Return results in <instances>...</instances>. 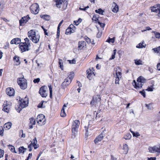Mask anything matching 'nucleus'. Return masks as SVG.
Masks as SVG:
<instances>
[{"label":"nucleus","mask_w":160,"mask_h":160,"mask_svg":"<svg viewBox=\"0 0 160 160\" xmlns=\"http://www.w3.org/2000/svg\"><path fill=\"white\" fill-rule=\"evenodd\" d=\"M19 104L15 106V108L18 112L20 111L23 108L27 107L28 105V98L25 97L24 99H22L19 97Z\"/></svg>","instance_id":"1"},{"label":"nucleus","mask_w":160,"mask_h":160,"mask_svg":"<svg viewBox=\"0 0 160 160\" xmlns=\"http://www.w3.org/2000/svg\"><path fill=\"white\" fill-rule=\"evenodd\" d=\"M28 37L32 42L37 43L39 41L40 36L39 34H36L35 31L31 30L28 32Z\"/></svg>","instance_id":"2"},{"label":"nucleus","mask_w":160,"mask_h":160,"mask_svg":"<svg viewBox=\"0 0 160 160\" xmlns=\"http://www.w3.org/2000/svg\"><path fill=\"white\" fill-rule=\"evenodd\" d=\"M145 81L146 80L142 76H140L138 78L137 82H136L135 80L133 81L134 84H133V85L136 89L141 88L142 86V83H144Z\"/></svg>","instance_id":"3"},{"label":"nucleus","mask_w":160,"mask_h":160,"mask_svg":"<svg viewBox=\"0 0 160 160\" xmlns=\"http://www.w3.org/2000/svg\"><path fill=\"white\" fill-rule=\"evenodd\" d=\"M80 124V122L79 120H76L72 122V129L73 134L75 135L78 131V128Z\"/></svg>","instance_id":"4"},{"label":"nucleus","mask_w":160,"mask_h":160,"mask_svg":"<svg viewBox=\"0 0 160 160\" xmlns=\"http://www.w3.org/2000/svg\"><path fill=\"white\" fill-rule=\"evenodd\" d=\"M17 82L21 89H25L27 88V81L24 78H20L18 79Z\"/></svg>","instance_id":"5"},{"label":"nucleus","mask_w":160,"mask_h":160,"mask_svg":"<svg viewBox=\"0 0 160 160\" xmlns=\"http://www.w3.org/2000/svg\"><path fill=\"white\" fill-rule=\"evenodd\" d=\"M38 123L41 126L43 125L46 123V119L44 115L42 114L38 115L37 118Z\"/></svg>","instance_id":"6"},{"label":"nucleus","mask_w":160,"mask_h":160,"mask_svg":"<svg viewBox=\"0 0 160 160\" xmlns=\"http://www.w3.org/2000/svg\"><path fill=\"white\" fill-rule=\"evenodd\" d=\"M101 100L100 97L99 95H96L93 96L92 100L90 102V104L95 107L99 103Z\"/></svg>","instance_id":"7"},{"label":"nucleus","mask_w":160,"mask_h":160,"mask_svg":"<svg viewBox=\"0 0 160 160\" xmlns=\"http://www.w3.org/2000/svg\"><path fill=\"white\" fill-rule=\"evenodd\" d=\"M39 5L36 3L32 4L30 7L31 12L35 14H38L39 11Z\"/></svg>","instance_id":"8"},{"label":"nucleus","mask_w":160,"mask_h":160,"mask_svg":"<svg viewBox=\"0 0 160 160\" xmlns=\"http://www.w3.org/2000/svg\"><path fill=\"white\" fill-rule=\"evenodd\" d=\"M151 8L152 12L158 13V16L160 17V4H156Z\"/></svg>","instance_id":"9"},{"label":"nucleus","mask_w":160,"mask_h":160,"mask_svg":"<svg viewBox=\"0 0 160 160\" xmlns=\"http://www.w3.org/2000/svg\"><path fill=\"white\" fill-rule=\"evenodd\" d=\"M148 150L151 153H154L157 152L160 153V145L155 146L152 147H149Z\"/></svg>","instance_id":"10"},{"label":"nucleus","mask_w":160,"mask_h":160,"mask_svg":"<svg viewBox=\"0 0 160 160\" xmlns=\"http://www.w3.org/2000/svg\"><path fill=\"white\" fill-rule=\"evenodd\" d=\"M19 46L22 52L28 51L29 50L28 46L27 45L26 43H21L20 44Z\"/></svg>","instance_id":"11"},{"label":"nucleus","mask_w":160,"mask_h":160,"mask_svg":"<svg viewBox=\"0 0 160 160\" xmlns=\"http://www.w3.org/2000/svg\"><path fill=\"white\" fill-rule=\"evenodd\" d=\"M47 89V88L45 86H43L40 88L39 93L42 97L46 98L47 96V94L46 91Z\"/></svg>","instance_id":"12"},{"label":"nucleus","mask_w":160,"mask_h":160,"mask_svg":"<svg viewBox=\"0 0 160 160\" xmlns=\"http://www.w3.org/2000/svg\"><path fill=\"white\" fill-rule=\"evenodd\" d=\"M71 82V80L69 78H65L64 82L61 84V88L63 89H64L67 87Z\"/></svg>","instance_id":"13"},{"label":"nucleus","mask_w":160,"mask_h":160,"mask_svg":"<svg viewBox=\"0 0 160 160\" xmlns=\"http://www.w3.org/2000/svg\"><path fill=\"white\" fill-rule=\"evenodd\" d=\"M30 18L28 15L22 18L19 21L20 25V26L23 25L28 21Z\"/></svg>","instance_id":"14"},{"label":"nucleus","mask_w":160,"mask_h":160,"mask_svg":"<svg viewBox=\"0 0 160 160\" xmlns=\"http://www.w3.org/2000/svg\"><path fill=\"white\" fill-rule=\"evenodd\" d=\"M6 92L7 94L10 96H13L15 93L14 89L12 88H7L6 89Z\"/></svg>","instance_id":"15"},{"label":"nucleus","mask_w":160,"mask_h":160,"mask_svg":"<svg viewBox=\"0 0 160 160\" xmlns=\"http://www.w3.org/2000/svg\"><path fill=\"white\" fill-rule=\"evenodd\" d=\"M104 135L103 133H101L94 140V142L95 144L101 141L103 138Z\"/></svg>","instance_id":"16"},{"label":"nucleus","mask_w":160,"mask_h":160,"mask_svg":"<svg viewBox=\"0 0 160 160\" xmlns=\"http://www.w3.org/2000/svg\"><path fill=\"white\" fill-rule=\"evenodd\" d=\"M9 107V104H8L7 101L6 102H4L2 110L4 111L5 112L8 113Z\"/></svg>","instance_id":"17"},{"label":"nucleus","mask_w":160,"mask_h":160,"mask_svg":"<svg viewBox=\"0 0 160 160\" xmlns=\"http://www.w3.org/2000/svg\"><path fill=\"white\" fill-rule=\"evenodd\" d=\"M87 78L90 80L92 79L94 76L95 75L94 73L90 69L87 71Z\"/></svg>","instance_id":"18"},{"label":"nucleus","mask_w":160,"mask_h":160,"mask_svg":"<svg viewBox=\"0 0 160 160\" xmlns=\"http://www.w3.org/2000/svg\"><path fill=\"white\" fill-rule=\"evenodd\" d=\"M86 42L84 41H81L78 42V48L79 50H81L86 46Z\"/></svg>","instance_id":"19"},{"label":"nucleus","mask_w":160,"mask_h":160,"mask_svg":"<svg viewBox=\"0 0 160 160\" xmlns=\"http://www.w3.org/2000/svg\"><path fill=\"white\" fill-rule=\"evenodd\" d=\"M113 7H114V8L112 10V12L114 13L117 12L118 11V5L115 2H113Z\"/></svg>","instance_id":"20"},{"label":"nucleus","mask_w":160,"mask_h":160,"mask_svg":"<svg viewBox=\"0 0 160 160\" xmlns=\"http://www.w3.org/2000/svg\"><path fill=\"white\" fill-rule=\"evenodd\" d=\"M19 58V57L17 56H15L13 58V60L15 63V64L17 66L19 65L20 63Z\"/></svg>","instance_id":"21"},{"label":"nucleus","mask_w":160,"mask_h":160,"mask_svg":"<svg viewBox=\"0 0 160 160\" xmlns=\"http://www.w3.org/2000/svg\"><path fill=\"white\" fill-rule=\"evenodd\" d=\"M122 149L124 150L123 152V154H126L128 150V145L126 144H123Z\"/></svg>","instance_id":"22"},{"label":"nucleus","mask_w":160,"mask_h":160,"mask_svg":"<svg viewBox=\"0 0 160 160\" xmlns=\"http://www.w3.org/2000/svg\"><path fill=\"white\" fill-rule=\"evenodd\" d=\"M55 1L56 3V5L57 7L59 8H60L61 7V5L62 4V2L63 1V0H55Z\"/></svg>","instance_id":"23"},{"label":"nucleus","mask_w":160,"mask_h":160,"mask_svg":"<svg viewBox=\"0 0 160 160\" xmlns=\"http://www.w3.org/2000/svg\"><path fill=\"white\" fill-rule=\"evenodd\" d=\"M12 124L10 122L6 123L4 125V128L5 130H8L10 129L11 127Z\"/></svg>","instance_id":"24"},{"label":"nucleus","mask_w":160,"mask_h":160,"mask_svg":"<svg viewBox=\"0 0 160 160\" xmlns=\"http://www.w3.org/2000/svg\"><path fill=\"white\" fill-rule=\"evenodd\" d=\"M40 17L46 20H49L50 18L49 16L46 14L41 15Z\"/></svg>","instance_id":"25"},{"label":"nucleus","mask_w":160,"mask_h":160,"mask_svg":"<svg viewBox=\"0 0 160 160\" xmlns=\"http://www.w3.org/2000/svg\"><path fill=\"white\" fill-rule=\"evenodd\" d=\"M152 50H153L155 52H156L158 53L159 55H160V46L155 48H152Z\"/></svg>","instance_id":"26"},{"label":"nucleus","mask_w":160,"mask_h":160,"mask_svg":"<svg viewBox=\"0 0 160 160\" xmlns=\"http://www.w3.org/2000/svg\"><path fill=\"white\" fill-rule=\"evenodd\" d=\"M27 150L26 148H24L23 147H21L18 148V150L19 153H24L25 150Z\"/></svg>","instance_id":"27"},{"label":"nucleus","mask_w":160,"mask_h":160,"mask_svg":"<svg viewBox=\"0 0 160 160\" xmlns=\"http://www.w3.org/2000/svg\"><path fill=\"white\" fill-rule=\"evenodd\" d=\"M8 147L12 152L15 153H17L15 150V148L12 145H9L8 146Z\"/></svg>","instance_id":"28"},{"label":"nucleus","mask_w":160,"mask_h":160,"mask_svg":"<svg viewBox=\"0 0 160 160\" xmlns=\"http://www.w3.org/2000/svg\"><path fill=\"white\" fill-rule=\"evenodd\" d=\"M130 131L132 133V134L133 137H138V136H140V134H139V133L138 132H135L133 131H132L131 129H130Z\"/></svg>","instance_id":"29"},{"label":"nucleus","mask_w":160,"mask_h":160,"mask_svg":"<svg viewBox=\"0 0 160 160\" xmlns=\"http://www.w3.org/2000/svg\"><path fill=\"white\" fill-rule=\"evenodd\" d=\"M145 106L149 110H152L153 109V107L152 106V104L151 103L146 104Z\"/></svg>","instance_id":"30"},{"label":"nucleus","mask_w":160,"mask_h":160,"mask_svg":"<svg viewBox=\"0 0 160 160\" xmlns=\"http://www.w3.org/2000/svg\"><path fill=\"white\" fill-rule=\"evenodd\" d=\"M72 33L73 32H72V30L71 29L69 28V27L68 28L66 29V30L65 34L67 35L70 34Z\"/></svg>","instance_id":"31"},{"label":"nucleus","mask_w":160,"mask_h":160,"mask_svg":"<svg viewBox=\"0 0 160 160\" xmlns=\"http://www.w3.org/2000/svg\"><path fill=\"white\" fill-rule=\"evenodd\" d=\"M143 44V43H140L136 47L138 48H145L146 45H144Z\"/></svg>","instance_id":"32"},{"label":"nucleus","mask_w":160,"mask_h":160,"mask_svg":"<svg viewBox=\"0 0 160 160\" xmlns=\"http://www.w3.org/2000/svg\"><path fill=\"white\" fill-rule=\"evenodd\" d=\"M30 122L32 125H34L36 123L35 119L33 118H32L29 119Z\"/></svg>","instance_id":"33"},{"label":"nucleus","mask_w":160,"mask_h":160,"mask_svg":"<svg viewBox=\"0 0 160 160\" xmlns=\"http://www.w3.org/2000/svg\"><path fill=\"white\" fill-rule=\"evenodd\" d=\"M69 28L72 30V32H74L75 31L76 27L72 24H71L69 26Z\"/></svg>","instance_id":"34"},{"label":"nucleus","mask_w":160,"mask_h":160,"mask_svg":"<svg viewBox=\"0 0 160 160\" xmlns=\"http://www.w3.org/2000/svg\"><path fill=\"white\" fill-rule=\"evenodd\" d=\"M142 61L140 60H135V63L137 65H142Z\"/></svg>","instance_id":"35"},{"label":"nucleus","mask_w":160,"mask_h":160,"mask_svg":"<svg viewBox=\"0 0 160 160\" xmlns=\"http://www.w3.org/2000/svg\"><path fill=\"white\" fill-rule=\"evenodd\" d=\"M98 16L97 15H94L93 16V17L92 18V20L95 21H98Z\"/></svg>","instance_id":"36"},{"label":"nucleus","mask_w":160,"mask_h":160,"mask_svg":"<svg viewBox=\"0 0 160 160\" xmlns=\"http://www.w3.org/2000/svg\"><path fill=\"white\" fill-rule=\"evenodd\" d=\"M74 76V73L73 72H71L70 74L67 77L68 78H69L72 81Z\"/></svg>","instance_id":"37"},{"label":"nucleus","mask_w":160,"mask_h":160,"mask_svg":"<svg viewBox=\"0 0 160 160\" xmlns=\"http://www.w3.org/2000/svg\"><path fill=\"white\" fill-rule=\"evenodd\" d=\"M131 137V135L129 133H127L126 135L124 136V138L125 139H129Z\"/></svg>","instance_id":"38"},{"label":"nucleus","mask_w":160,"mask_h":160,"mask_svg":"<svg viewBox=\"0 0 160 160\" xmlns=\"http://www.w3.org/2000/svg\"><path fill=\"white\" fill-rule=\"evenodd\" d=\"M95 12L98 13L100 14H102L103 11L101 8H99L98 10H96L95 11Z\"/></svg>","instance_id":"39"},{"label":"nucleus","mask_w":160,"mask_h":160,"mask_svg":"<svg viewBox=\"0 0 160 160\" xmlns=\"http://www.w3.org/2000/svg\"><path fill=\"white\" fill-rule=\"evenodd\" d=\"M115 41V38H109L108 39H107L106 41V42H107L109 43L112 42V43H113Z\"/></svg>","instance_id":"40"},{"label":"nucleus","mask_w":160,"mask_h":160,"mask_svg":"<svg viewBox=\"0 0 160 160\" xmlns=\"http://www.w3.org/2000/svg\"><path fill=\"white\" fill-rule=\"evenodd\" d=\"M82 21V19L80 18H79L78 19V20H77V21H74V23H75V24L77 26L78 25L79 23L81 22Z\"/></svg>","instance_id":"41"},{"label":"nucleus","mask_w":160,"mask_h":160,"mask_svg":"<svg viewBox=\"0 0 160 160\" xmlns=\"http://www.w3.org/2000/svg\"><path fill=\"white\" fill-rule=\"evenodd\" d=\"M116 49H115L113 51V53L112 55L111 58H109L110 60L114 59L115 58V54L116 53Z\"/></svg>","instance_id":"42"},{"label":"nucleus","mask_w":160,"mask_h":160,"mask_svg":"<svg viewBox=\"0 0 160 160\" xmlns=\"http://www.w3.org/2000/svg\"><path fill=\"white\" fill-rule=\"evenodd\" d=\"M116 77L121 78L122 73L120 72H117V71H116Z\"/></svg>","instance_id":"43"},{"label":"nucleus","mask_w":160,"mask_h":160,"mask_svg":"<svg viewBox=\"0 0 160 160\" xmlns=\"http://www.w3.org/2000/svg\"><path fill=\"white\" fill-rule=\"evenodd\" d=\"M44 101H42L41 103H39L38 105V107L39 108H44L45 107V106H43V103Z\"/></svg>","instance_id":"44"},{"label":"nucleus","mask_w":160,"mask_h":160,"mask_svg":"<svg viewBox=\"0 0 160 160\" xmlns=\"http://www.w3.org/2000/svg\"><path fill=\"white\" fill-rule=\"evenodd\" d=\"M31 144L32 145L37 144V141L36 138H35L32 140Z\"/></svg>","instance_id":"45"},{"label":"nucleus","mask_w":160,"mask_h":160,"mask_svg":"<svg viewBox=\"0 0 160 160\" xmlns=\"http://www.w3.org/2000/svg\"><path fill=\"white\" fill-rule=\"evenodd\" d=\"M154 32L155 34V36L157 38H160V33L155 32Z\"/></svg>","instance_id":"46"},{"label":"nucleus","mask_w":160,"mask_h":160,"mask_svg":"<svg viewBox=\"0 0 160 160\" xmlns=\"http://www.w3.org/2000/svg\"><path fill=\"white\" fill-rule=\"evenodd\" d=\"M139 93L141 94L145 98L146 97L145 92L144 90H143L142 91H140Z\"/></svg>","instance_id":"47"},{"label":"nucleus","mask_w":160,"mask_h":160,"mask_svg":"<svg viewBox=\"0 0 160 160\" xmlns=\"http://www.w3.org/2000/svg\"><path fill=\"white\" fill-rule=\"evenodd\" d=\"M59 64L60 65V67L62 69V67H63L62 65V60L61 59H59Z\"/></svg>","instance_id":"48"},{"label":"nucleus","mask_w":160,"mask_h":160,"mask_svg":"<svg viewBox=\"0 0 160 160\" xmlns=\"http://www.w3.org/2000/svg\"><path fill=\"white\" fill-rule=\"evenodd\" d=\"M15 42H17L16 44H18L20 43L21 42V40L19 38H15Z\"/></svg>","instance_id":"49"},{"label":"nucleus","mask_w":160,"mask_h":160,"mask_svg":"<svg viewBox=\"0 0 160 160\" xmlns=\"http://www.w3.org/2000/svg\"><path fill=\"white\" fill-rule=\"evenodd\" d=\"M19 133L20 134L22 133V134L21 135V138H24L25 137V134L23 133L22 130H20L19 132Z\"/></svg>","instance_id":"50"},{"label":"nucleus","mask_w":160,"mask_h":160,"mask_svg":"<svg viewBox=\"0 0 160 160\" xmlns=\"http://www.w3.org/2000/svg\"><path fill=\"white\" fill-rule=\"evenodd\" d=\"M9 44L8 42H6L5 44L3 46V48L5 49H6L9 48Z\"/></svg>","instance_id":"51"},{"label":"nucleus","mask_w":160,"mask_h":160,"mask_svg":"<svg viewBox=\"0 0 160 160\" xmlns=\"http://www.w3.org/2000/svg\"><path fill=\"white\" fill-rule=\"evenodd\" d=\"M98 23L99 24L101 27L103 28L105 26V24L104 23L100 22L99 21H98Z\"/></svg>","instance_id":"52"},{"label":"nucleus","mask_w":160,"mask_h":160,"mask_svg":"<svg viewBox=\"0 0 160 160\" xmlns=\"http://www.w3.org/2000/svg\"><path fill=\"white\" fill-rule=\"evenodd\" d=\"M40 79L39 78H38L36 79H35L33 80V82L35 83H38L40 81Z\"/></svg>","instance_id":"53"},{"label":"nucleus","mask_w":160,"mask_h":160,"mask_svg":"<svg viewBox=\"0 0 160 160\" xmlns=\"http://www.w3.org/2000/svg\"><path fill=\"white\" fill-rule=\"evenodd\" d=\"M32 144H30L28 146V148H29V151H31L32 150Z\"/></svg>","instance_id":"54"},{"label":"nucleus","mask_w":160,"mask_h":160,"mask_svg":"<svg viewBox=\"0 0 160 160\" xmlns=\"http://www.w3.org/2000/svg\"><path fill=\"white\" fill-rule=\"evenodd\" d=\"M85 128V131L86 132L85 135L88 136V127H87L86 126H85L84 127Z\"/></svg>","instance_id":"55"},{"label":"nucleus","mask_w":160,"mask_h":160,"mask_svg":"<svg viewBox=\"0 0 160 160\" xmlns=\"http://www.w3.org/2000/svg\"><path fill=\"white\" fill-rule=\"evenodd\" d=\"M120 78L116 77L115 83L116 84H119Z\"/></svg>","instance_id":"56"},{"label":"nucleus","mask_w":160,"mask_h":160,"mask_svg":"<svg viewBox=\"0 0 160 160\" xmlns=\"http://www.w3.org/2000/svg\"><path fill=\"white\" fill-rule=\"evenodd\" d=\"M32 145V146L33 147L34 149H36L39 147V145H38V144H34Z\"/></svg>","instance_id":"57"},{"label":"nucleus","mask_w":160,"mask_h":160,"mask_svg":"<svg viewBox=\"0 0 160 160\" xmlns=\"http://www.w3.org/2000/svg\"><path fill=\"white\" fill-rule=\"evenodd\" d=\"M69 63H70L75 64L76 63V61L74 59H73L72 60H69Z\"/></svg>","instance_id":"58"},{"label":"nucleus","mask_w":160,"mask_h":160,"mask_svg":"<svg viewBox=\"0 0 160 160\" xmlns=\"http://www.w3.org/2000/svg\"><path fill=\"white\" fill-rule=\"evenodd\" d=\"M15 38L13 39L11 41V44H16V43L17 42H15Z\"/></svg>","instance_id":"59"},{"label":"nucleus","mask_w":160,"mask_h":160,"mask_svg":"<svg viewBox=\"0 0 160 160\" xmlns=\"http://www.w3.org/2000/svg\"><path fill=\"white\" fill-rule=\"evenodd\" d=\"M60 35V28H57V36L58 37H59Z\"/></svg>","instance_id":"60"},{"label":"nucleus","mask_w":160,"mask_h":160,"mask_svg":"<svg viewBox=\"0 0 160 160\" xmlns=\"http://www.w3.org/2000/svg\"><path fill=\"white\" fill-rule=\"evenodd\" d=\"M86 41L88 43H89L91 42V40L90 38L87 37V38L86 39Z\"/></svg>","instance_id":"61"},{"label":"nucleus","mask_w":160,"mask_h":160,"mask_svg":"<svg viewBox=\"0 0 160 160\" xmlns=\"http://www.w3.org/2000/svg\"><path fill=\"white\" fill-rule=\"evenodd\" d=\"M61 116L62 117H64L66 116V114L65 112H61Z\"/></svg>","instance_id":"62"},{"label":"nucleus","mask_w":160,"mask_h":160,"mask_svg":"<svg viewBox=\"0 0 160 160\" xmlns=\"http://www.w3.org/2000/svg\"><path fill=\"white\" fill-rule=\"evenodd\" d=\"M148 90V91H153V89L150 87H148V88L146 90Z\"/></svg>","instance_id":"63"},{"label":"nucleus","mask_w":160,"mask_h":160,"mask_svg":"<svg viewBox=\"0 0 160 160\" xmlns=\"http://www.w3.org/2000/svg\"><path fill=\"white\" fill-rule=\"evenodd\" d=\"M156 158L155 157L152 158L151 157L150 158H148V160H156Z\"/></svg>","instance_id":"64"}]
</instances>
